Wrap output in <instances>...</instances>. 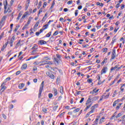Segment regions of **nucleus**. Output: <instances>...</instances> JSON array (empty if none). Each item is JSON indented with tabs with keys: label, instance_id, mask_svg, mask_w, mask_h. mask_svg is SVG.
Returning a JSON list of instances; mask_svg holds the SVG:
<instances>
[{
	"label": "nucleus",
	"instance_id": "f257e3e1",
	"mask_svg": "<svg viewBox=\"0 0 125 125\" xmlns=\"http://www.w3.org/2000/svg\"><path fill=\"white\" fill-rule=\"evenodd\" d=\"M44 83V82H42L41 85H40V88L39 90V93L38 95V97L39 98H41V96H42V90H43V85Z\"/></svg>",
	"mask_w": 125,
	"mask_h": 125
},
{
	"label": "nucleus",
	"instance_id": "f03ea898",
	"mask_svg": "<svg viewBox=\"0 0 125 125\" xmlns=\"http://www.w3.org/2000/svg\"><path fill=\"white\" fill-rule=\"evenodd\" d=\"M4 13L6 14L7 12H11V10L9 8H8L7 10H6V8H7V0H5V1L4 2Z\"/></svg>",
	"mask_w": 125,
	"mask_h": 125
},
{
	"label": "nucleus",
	"instance_id": "7ed1b4c3",
	"mask_svg": "<svg viewBox=\"0 0 125 125\" xmlns=\"http://www.w3.org/2000/svg\"><path fill=\"white\" fill-rule=\"evenodd\" d=\"M46 75L49 77V78H50V79H51V80H54V79H55V76H54V75H53V74L47 71L46 72Z\"/></svg>",
	"mask_w": 125,
	"mask_h": 125
},
{
	"label": "nucleus",
	"instance_id": "20e7f679",
	"mask_svg": "<svg viewBox=\"0 0 125 125\" xmlns=\"http://www.w3.org/2000/svg\"><path fill=\"white\" fill-rule=\"evenodd\" d=\"M114 58H116V49H113L111 53V59H114Z\"/></svg>",
	"mask_w": 125,
	"mask_h": 125
},
{
	"label": "nucleus",
	"instance_id": "39448f33",
	"mask_svg": "<svg viewBox=\"0 0 125 125\" xmlns=\"http://www.w3.org/2000/svg\"><path fill=\"white\" fill-rule=\"evenodd\" d=\"M107 70H108V68L107 67V66L104 67L101 72V75H103V74H106Z\"/></svg>",
	"mask_w": 125,
	"mask_h": 125
},
{
	"label": "nucleus",
	"instance_id": "423d86ee",
	"mask_svg": "<svg viewBox=\"0 0 125 125\" xmlns=\"http://www.w3.org/2000/svg\"><path fill=\"white\" fill-rule=\"evenodd\" d=\"M91 100H91V96H89L88 100L86 102V103H85L86 106L88 105V104H89V103H91Z\"/></svg>",
	"mask_w": 125,
	"mask_h": 125
},
{
	"label": "nucleus",
	"instance_id": "0eeeda50",
	"mask_svg": "<svg viewBox=\"0 0 125 125\" xmlns=\"http://www.w3.org/2000/svg\"><path fill=\"white\" fill-rule=\"evenodd\" d=\"M39 63L40 64V66H43V65H46V64H47V61H41Z\"/></svg>",
	"mask_w": 125,
	"mask_h": 125
},
{
	"label": "nucleus",
	"instance_id": "6e6552de",
	"mask_svg": "<svg viewBox=\"0 0 125 125\" xmlns=\"http://www.w3.org/2000/svg\"><path fill=\"white\" fill-rule=\"evenodd\" d=\"M5 84V83H3L1 85V90H2V91H4L6 87L4 86Z\"/></svg>",
	"mask_w": 125,
	"mask_h": 125
},
{
	"label": "nucleus",
	"instance_id": "1a4fd4ad",
	"mask_svg": "<svg viewBox=\"0 0 125 125\" xmlns=\"http://www.w3.org/2000/svg\"><path fill=\"white\" fill-rule=\"evenodd\" d=\"M15 40V36H14L11 38L10 42V46H12V43H13V42H14V40Z\"/></svg>",
	"mask_w": 125,
	"mask_h": 125
},
{
	"label": "nucleus",
	"instance_id": "9d476101",
	"mask_svg": "<svg viewBox=\"0 0 125 125\" xmlns=\"http://www.w3.org/2000/svg\"><path fill=\"white\" fill-rule=\"evenodd\" d=\"M8 43V42H6L5 43V44H4L3 45V46L1 47V51H3V50H4V49L6 48V46H7V44Z\"/></svg>",
	"mask_w": 125,
	"mask_h": 125
},
{
	"label": "nucleus",
	"instance_id": "9b49d317",
	"mask_svg": "<svg viewBox=\"0 0 125 125\" xmlns=\"http://www.w3.org/2000/svg\"><path fill=\"white\" fill-rule=\"evenodd\" d=\"M39 43L41 44V45H42V44H46V42L43 41V40H40L39 41Z\"/></svg>",
	"mask_w": 125,
	"mask_h": 125
},
{
	"label": "nucleus",
	"instance_id": "f8f14e48",
	"mask_svg": "<svg viewBox=\"0 0 125 125\" xmlns=\"http://www.w3.org/2000/svg\"><path fill=\"white\" fill-rule=\"evenodd\" d=\"M98 106V104H95L94 105L92 106L91 107V110L92 111H94V110L96 109V108Z\"/></svg>",
	"mask_w": 125,
	"mask_h": 125
},
{
	"label": "nucleus",
	"instance_id": "ddd939ff",
	"mask_svg": "<svg viewBox=\"0 0 125 125\" xmlns=\"http://www.w3.org/2000/svg\"><path fill=\"white\" fill-rule=\"evenodd\" d=\"M94 111L91 110V111H90L85 116V118H88V117H89V115H90V114H92V113H93Z\"/></svg>",
	"mask_w": 125,
	"mask_h": 125
},
{
	"label": "nucleus",
	"instance_id": "4468645a",
	"mask_svg": "<svg viewBox=\"0 0 125 125\" xmlns=\"http://www.w3.org/2000/svg\"><path fill=\"white\" fill-rule=\"evenodd\" d=\"M98 91H99V89L97 90H96V89H94L92 92H90V93H92V94H94V93H97Z\"/></svg>",
	"mask_w": 125,
	"mask_h": 125
},
{
	"label": "nucleus",
	"instance_id": "2eb2a0df",
	"mask_svg": "<svg viewBox=\"0 0 125 125\" xmlns=\"http://www.w3.org/2000/svg\"><path fill=\"white\" fill-rule=\"evenodd\" d=\"M24 86H25V84L22 83L19 84L18 87L20 89H21V88H23V87H24Z\"/></svg>",
	"mask_w": 125,
	"mask_h": 125
},
{
	"label": "nucleus",
	"instance_id": "dca6fc26",
	"mask_svg": "<svg viewBox=\"0 0 125 125\" xmlns=\"http://www.w3.org/2000/svg\"><path fill=\"white\" fill-rule=\"evenodd\" d=\"M37 52H38V50H32V51L31 52V55H36Z\"/></svg>",
	"mask_w": 125,
	"mask_h": 125
},
{
	"label": "nucleus",
	"instance_id": "f3484780",
	"mask_svg": "<svg viewBox=\"0 0 125 125\" xmlns=\"http://www.w3.org/2000/svg\"><path fill=\"white\" fill-rule=\"evenodd\" d=\"M31 50H38V45L36 44H34L33 47L31 48Z\"/></svg>",
	"mask_w": 125,
	"mask_h": 125
},
{
	"label": "nucleus",
	"instance_id": "a211bd4d",
	"mask_svg": "<svg viewBox=\"0 0 125 125\" xmlns=\"http://www.w3.org/2000/svg\"><path fill=\"white\" fill-rule=\"evenodd\" d=\"M6 19V16H3V17L2 18V19H1V22H3V23H4V22H5V20Z\"/></svg>",
	"mask_w": 125,
	"mask_h": 125
},
{
	"label": "nucleus",
	"instance_id": "6ab92c4d",
	"mask_svg": "<svg viewBox=\"0 0 125 125\" xmlns=\"http://www.w3.org/2000/svg\"><path fill=\"white\" fill-rule=\"evenodd\" d=\"M99 98V97H98V96H95V97H93V98H92V99H91V100H92V101H96V100H97V99H98Z\"/></svg>",
	"mask_w": 125,
	"mask_h": 125
},
{
	"label": "nucleus",
	"instance_id": "aec40b11",
	"mask_svg": "<svg viewBox=\"0 0 125 125\" xmlns=\"http://www.w3.org/2000/svg\"><path fill=\"white\" fill-rule=\"evenodd\" d=\"M26 68H27V63H25L22 65L21 69V70H24V69H26Z\"/></svg>",
	"mask_w": 125,
	"mask_h": 125
},
{
	"label": "nucleus",
	"instance_id": "412c9836",
	"mask_svg": "<svg viewBox=\"0 0 125 125\" xmlns=\"http://www.w3.org/2000/svg\"><path fill=\"white\" fill-rule=\"evenodd\" d=\"M53 89L54 93V96H56V95L58 94L57 89H56V88H53Z\"/></svg>",
	"mask_w": 125,
	"mask_h": 125
},
{
	"label": "nucleus",
	"instance_id": "4be33fe9",
	"mask_svg": "<svg viewBox=\"0 0 125 125\" xmlns=\"http://www.w3.org/2000/svg\"><path fill=\"white\" fill-rule=\"evenodd\" d=\"M92 105V104H91L90 105H87L86 108L84 109V111H87V110H88V109H89V108H90V106Z\"/></svg>",
	"mask_w": 125,
	"mask_h": 125
},
{
	"label": "nucleus",
	"instance_id": "5701e85b",
	"mask_svg": "<svg viewBox=\"0 0 125 125\" xmlns=\"http://www.w3.org/2000/svg\"><path fill=\"white\" fill-rule=\"evenodd\" d=\"M10 80H11V78L10 77H8L4 80V82L3 83H7V82L9 81Z\"/></svg>",
	"mask_w": 125,
	"mask_h": 125
},
{
	"label": "nucleus",
	"instance_id": "b1692460",
	"mask_svg": "<svg viewBox=\"0 0 125 125\" xmlns=\"http://www.w3.org/2000/svg\"><path fill=\"white\" fill-rule=\"evenodd\" d=\"M4 24V22L2 21H0V30H1V28H2V26H3V24Z\"/></svg>",
	"mask_w": 125,
	"mask_h": 125
},
{
	"label": "nucleus",
	"instance_id": "393cba45",
	"mask_svg": "<svg viewBox=\"0 0 125 125\" xmlns=\"http://www.w3.org/2000/svg\"><path fill=\"white\" fill-rule=\"evenodd\" d=\"M39 24H40V22L37 21L34 25V29H36V28H37L39 26Z\"/></svg>",
	"mask_w": 125,
	"mask_h": 125
},
{
	"label": "nucleus",
	"instance_id": "a878e982",
	"mask_svg": "<svg viewBox=\"0 0 125 125\" xmlns=\"http://www.w3.org/2000/svg\"><path fill=\"white\" fill-rule=\"evenodd\" d=\"M42 111L44 112V113H46L47 112V109H46V107H42Z\"/></svg>",
	"mask_w": 125,
	"mask_h": 125
},
{
	"label": "nucleus",
	"instance_id": "bb28decb",
	"mask_svg": "<svg viewBox=\"0 0 125 125\" xmlns=\"http://www.w3.org/2000/svg\"><path fill=\"white\" fill-rule=\"evenodd\" d=\"M54 62H55V63H58V61H59V60L57 59V58H54Z\"/></svg>",
	"mask_w": 125,
	"mask_h": 125
},
{
	"label": "nucleus",
	"instance_id": "cd10ccee",
	"mask_svg": "<svg viewBox=\"0 0 125 125\" xmlns=\"http://www.w3.org/2000/svg\"><path fill=\"white\" fill-rule=\"evenodd\" d=\"M51 36V32H49L48 34H47L45 36L46 38H49Z\"/></svg>",
	"mask_w": 125,
	"mask_h": 125
},
{
	"label": "nucleus",
	"instance_id": "c85d7f7f",
	"mask_svg": "<svg viewBox=\"0 0 125 125\" xmlns=\"http://www.w3.org/2000/svg\"><path fill=\"white\" fill-rule=\"evenodd\" d=\"M42 8H41L39 11V12H38V16H40V14H41V13H42Z\"/></svg>",
	"mask_w": 125,
	"mask_h": 125
},
{
	"label": "nucleus",
	"instance_id": "c756f323",
	"mask_svg": "<svg viewBox=\"0 0 125 125\" xmlns=\"http://www.w3.org/2000/svg\"><path fill=\"white\" fill-rule=\"evenodd\" d=\"M96 4L97 5H100V6H103V5H104V4L102 3H100L99 2H97Z\"/></svg>",
	"mask_w": 125,
	"mask_h": 125
},
{
	"label": "nucleus",
	"instance_id": "7c9ffc66",
	"mask_svg": "<svg viewBox=\"0 0 125 125\" xmlns=\"http://www.w3.org/2000/svg\"><path fill=\"white\" fill-rule=\"evenodd\" d=\"M117 112L116 111V112L113 114L112 117L110 118L111 120H113V118H114V117H116V115H117Z\"/></svg>",
	"mask_w": 125,
	"mask_h": 125
},
{
	"label": "nucleus",
	"instance_id": "2f4dec72",
	"mask_svg": "<svg viewBox=\"0 0 125 125\" xmlns=\"http://www.w3.org/2000/svg\"><path fill=\"white\" fill-rule=\"evenodd\" d=\"M27 12L25 13V14H24L21 18V19H24V18H26V17L27 16Z\"/></svg>",
	"mask_w": 125,
	"mask_h": 125
},
{
	"label": "nucleus",
	"instance_id": "473e14b6",
	"mask_svg": "<svg viewBox=\"0 0 125 125\" xmlns=\"http://www.w3.org/2000/svg\"><path fill=\"white\" fill-rule=\"evenodd\" d=\"M60 93L62 94H63V86H62L60 87Z\"/></svg>",
	"mask_w": 125,
	"mask_h": 125
},
{
	"label": "nucleus",
	"instance_id": "72a5a7b5",
	"mask_svg": "<svg viewBox=\"0 0 125 125\" xmlns=\"http://www.w3.org/2000/svg\"><path fill=\"white\" fill-rule=\"evenodd\" d=\"M17 47V46H21V45H22V44H21V42H20V41H19V42H18L16 44Z\"/></svg>",
	"mask_w": 125,
	"mask_h": 125
},
{
	"label": "nucleus",
	"instance_id": "f704fd0d",
	"mask_svg": "<svg viewBox=\"0 0 125 125\" xmlns=\"http://www.w3.org/2000/svg\"><path fill=\"white\" fill-rule=\"evenodd\" d=\"M21 16H22V13L20 12V13L19 14V16L17 18V20H19V19H20V18H21Z\"/></svg>",
	"mask_w": 125,
	"mask_h": 125
},
{
	"label": "nucleus",
	"instance_id": "c9c22d12",
	"mask_svg": "<svg viewBox=\"0 0 125 125\" xmlns=\"http://www.w3.org/2000/svg\"><path fill=\"white\" fill-rule=\"evenodd\" d=\"M87 83H92V79H89L87 80Z\"/></svg>",
	"mask_w": 125,
	"mask_h": 125
},
{
	"label": "nucleus",
	"instance_id": "e433bc0d",
	"mask_svg": "<svg viewBox=\"0 0 125 125\" xmlns=\"http://www.w3.org/2000/svg\"><path fill=\"white\" fill-rule=\"evenodd\" d=\"M120 117H122V113H119L117 116H115V118L116 119H118V118H120Z\"/></svg>",
	"mask_w": 125,
	"mask_h": 125
},
{
	"label": "nucleus",
	"instance_id": "4c0bfd02",
	"mask_svg": "<svg viewBox=\"0 0 125 125\" xmlns=\"http://www.w3.org/2000/svg\"><path fill=\"white\" fill-rule=\"evenodd\" d=\"M80 108H77V109H75V110H73V112L74 113H78V112H79L80 111Z\"/></svg>",
	"mask_w": 125,
	"mask_h": 125
},
{
	"label": "nucleus",
	"instance_id": "58836bf2",
	"mask_svg": "<svg viewBox=\"0 0 125 125\" xmlns=\"http://www.w3.org/2000/svg\"><path fill=\"white\" fill-rule=\"evenodd\" d=\"M48 25H49V24H48V23L47 24L44 25L43 26L44 30H46V28H47V27H48Z\"/></svg>",
	"mask_w": 125,
	"mask_h": 125
},
{
	"label": "nucleus",
	"instance_id": "ea45409f",
	"mask_svg": "<svg viewBox=\"0 0 125 125\" xmlns=\"http://www.w3.org/2000/svg\"><path fill=\"white\" fill-rule=\"evenodd\" d=\"M122 103H120L119 104V105L116 107V109L117 110H119L120 109V108L121 107V106H122Z\"/></svg>",
	"mask_w": 125,
	"mask_h": 125
},
{
	"label": "nucleus",
	"instance_id": "a19ab883",
	"mask_svg": "<svg viewBox=\"0 0 125 125\" xmlns=\"http://www.w3.org/2000/svg\"><path fill=\"white\" fill-rule=\"evenodd\" d=\"M49 98L51 99L52 97H53V95L52 93H49L48 94Z\"/></svg>",
	"mask_w": 125,
	"mask_h": 125
},
{
	"label": "nucleus",
	"instance_id": "79ce46f5",
	"mask_svg": "<svg viewBox=\"0 0 125 125\" xmlns=\"http://www.w3.org/2000/svg\"><path fill=\"white\" fill-rule=\"evenodd\" d=\"M119 102L118 101H115L114 102L113 104V106L115 107L116 106V104H117Z\"/></svg>",
	"mask_w": 125,
	"mask_h": 125
},
{
	"label": "nucleus",
	"instance_id": "37998d69",
	"mask_svg": "<svg viewBox=\"0 0 125 125\" xmlns=\"http://www.w3.org/2000/svg\"><path fill=\"white\" fill-rule=\"evenodd\" d=\"M58 108V105H56L53 107V111H56L57 109Z\"/></svg>",
	"mask_w": 125,
	"mask_h": 125
},
{
	"label": "nucleus",
	"instance_id": "c03bdc74",
	"mask_svg": "<svg viewBox=\"0 0 125 125\" xmlns=\"http://www.w3.org/2000/svg\"><path fill=\"white\" fill-rule=\"evenodd\" d=\"M117 78H116L114 79L113 82L110 84V85H113V84H114L115 83H116V82H117Z\"/></svg>",
	"mask_w": 125,
	"mask_h": 125
},
{
	"label": "nucleus",
	"instance_id": "a18cd8bd",
	"mask_svg": "<svg viewBox=\"0 0 125 125\" xmlns=\"http://www.w3.org/2000/svg\"><path fill=\"white\" fill-rule=\"evenodd\" d=\"M42 1H40V2H39V5H38V9H39V8H41V5H42Z\"/></svg>",
	"mask_w": 125,
	"mask_h": 125
},
{
	"label": "nucleus",
	"instance_id": "49530a36",
	"mask_svg": "<svg viewBox=\"0 0 125 125\" xmlns=\"http://www.w3.org/2000/svg\"><path fill=\"white\" fill-rule=\"evenodd\" d=\"M106 61H107V59H104L101 63V65H104V63H105V62H106Z\"/></svg>",
	"mask_w": 125,
	"mask_h": 125
},
{
	"label": "nucleus",
	"instance_id": "de8ad7c7",
	"mask_svg": "<svg viewBox=\"0 0 125 125\" xmlns=\"http://www.w3.org/2000/svg\"><path fill=\"white\" fill-rule=\"evenodd\" d=\"M76 95H79V94H82V91H77L76 93H75Z\"/></svg>",
	"mask_w": 125,
	"mask_h": 125
},
{
	"label": "nucleus",
	"instance_id": "09e8293b",
	"mask_svg": "<svg viewBox=\"0 0 125 125\" xmlns=\"http://www.w3.org/2000/svg\"><path fill=\"white\" fill-rule=\"evenodd\" d=\"M110 96V93H108L107 95L104 96V99H106V98H108L109 96Z\"/></svg>",
	"mask_w": 125,
	"mask_h": 125
},
{
	"label": "nucleus",
	"instance_id": "8fccbe9b",
	"mask_svg": "<svg viewBox=\"0 0 125 125\" xmlns=\"http://www.w3.org/2000/svg\"><path fill=\"white\" fill-rule=\"evenodd\" d=\"M57 35H58V31L57 30L53 34V36H57Z\"/></svg>",
	"mask_w": 125,
	"mask_h": 125
},
{
	"label": "nucleus",
	"instance_id": "3c124183",
	"mask_svg": "<svg viewBox=\"0 0 125 125\" xmlns=\"http://www.w3.org/2000/svg\"><path fill=\"white\" fill-rule=\"evenodd\" d=\"M97 80L98 81H99V82H100V74H99L97 76Z\"/></svg>",
	"mask_w": 125,
	"mask_h": 125
},
{
	"label": "nucleus",
	"instance_id": "603ef678",
	"mask_svg": "<svg viewBox=\"0 0 125 125\" xmlns=\"http://www.w3.org/2000/svg\"><path fill=\"white\" fill-rule=\"evenodd\" d=\"M116 41V38L115 37H113V39H112V42H111V43H112V44L114 43V42H115Z\"/></svg>",
	"mask_w": 125,
	"mask_h": 125
},
{
	"label": "nucleus",
	"instance_id": "864d4df0",
	"mask_svg": "<svg viewBox=\"0 0 125 125\" xmlns=\"http://www.w3.org/2000/svg\"><path fill=\"white\" fill-rule=\"evenodd\" d=\"M73 3V0H69L67 2V4H72Z\"/></svg>",
	"mask_w": 125,
	"mask_h": 125
},
{
	"label": "nucleus",
	"instance_id": "5fc2aeb1",
	"mask_svg": "<svg viewBox=\"0 0 125 125\" xmlns=\"http://www.w3.org/2000/svg\"><path fill=\"white\" fill-rule=\"evenodd\" d=\"M98 121H99L98 118H96L95 121L96 125H98Z\"/></svg>",
	"mask_w": 125,
	"mask_h": 125
},
{
	"label": "nucleus",
	"instance_id": "6e6d98bb",
	"mask_svg": "<svg viewBox=\"0 0 125 125\" xmlns=\"http://www.w3.org/2000/svg\"><path fill=\"white\" fill-rule=\"evenodd\" d=\"M27 27H28V24H25L22 28V30H25V29L27 28Z\"/></svg>",
	"mask_w": 125,
	"mask_h": 125
},
{
	"label": "nucleus",
	"instance_id": "4d7b16f0",
	"mask_svg": "<svg viewBox=\"0 0 125 125\" xmlns=\"http://www.w3.org/2000/svg\"><path fill=\"white\" fill-rule=\"evenodd\" d=\"M84 101V98H82L81 100L80 101V103H82V102H83Z\"/></svg>",
	"mask_w": 125,
	"mask_h": 125
},
{
	"label": "nucleus",
	"instance_id": "13d9d810",
	"mask_svg": "<svg viewBox=\"0 0 125 125\" xmlns=\"http://www.w3.org/2000/svg\"><path fill=\"white\" fill-rule=\"evenodd\" d=\"M30 23H31V20H30V19H29L26 25H27V26H28L29 25H30Z\"/></svg>",
	"mask_w": 125,
	"mask_h": 125
},
{
	"label": "nucleus",
	"instance_id": "bf43d9fd",
	"mask_svg": "<svg viewBox=\"0 0 125 125\" xmlns=\"http://www.w3.org/2000/svg\"><path fill=\"white\" fill-rule=\"evenodd\" d=\"M14 0H11L10 3L11 5H13V3H14Z\"/></svg>",
	"mask_w": 125,
	"mask_h": 125
},
{
	"label": "nucleus",
	"instance_id": "052dcab7",
	"mask_svg": "<svg viewBox=\"0 0 125 125\" xmlns=\"http://www.w3.org/2000/svg\"><path fill=\"white\" fill-rule=\"evenodd\" d=\"M46 4H47V3H46V2H44L43 3V6L42 7H43L44 8V7H45L46 6Z\"/></svg>",
	"mask_w": 125,
	"mask_h": 125
},
{
	"label": "nucleus",
	"instance_id": "680f3d73",
	"mask_svg": "<svg viewBox=\"0 0 125 125\" xmlns=\"http://www.w3.org/2000/svg\"><path fill=\"white\" fill-rule=\"evenodd\" d=\"M115 7H116V8H119V7H120V3H117V4L116 5Z\"/></svg>",
	"mask_w": 125,
	"mask_h": 125
},
{
	"label": "nucleus",
	"instance_id": "e2e57ef3",
	"mask_svg": "<svg viewBox=\"0 0 125 125\" xmlns=\"http://www.w3.org/2000/svg\"><path fill=\"white\" fill-rule=\"evenodd\" d=\"M104 122V120L103 119H101L100 120L99 124H102V123Z\"/></svg>",
	"mask_w": 125,
	"mask_h": 125
},
{
	"label": "nucleus",
	"instance_id": "0e129e2a",
	"mask_svg": "<svg viewBox=\"0 0 125 125\" xmlns=\"http://www.w3.org/2000/svg\"><path fill=\"white\" fill-rule=\"evenodd\" d=\"M107 50H108V48H105L103 49V52H107Z\"/></svg>",
	"mask_w": 125,
	"mask_h": 125
},
{
	"label": "nucleus",
	"instance_id": "69168bd1",
	"mask_svg": "<svg viewBox=\"0 0 125 125\" xmlns=\"http://www.w3.org/2000/svg\"><path fill=\"white\" fill-rule=\"evenodd\" d=\"M121 91H124V90L125 89V87H124L123 86H122L120 88Z\"/></svg>",
	"mask_w": 125,
	"mask_h": 125
},
{
	"label": "nucleus",
	"instance_id": "338daca9",
	"mask_svg": "<svg viewBox=\"0 0 125 125\" xmlns=\"http://www.w3.org/2000/svg\"><path fill=\"white\" fill-rule=\"evenodd\" d=\"M118 30H119V28H115L114 31V33H117V32H118Z\"/></svg>",
	"mask_w": 125,
	"mask_h": 125
},
{
	"label": "nucleus",
	"instance_id": "774afa93",
	"mask_svg": "<svg viewBox=\"0 0 125 125\" xmlns=\"http://www.w3.org/2000/svg\"><path fill=\"white\" fill-rule=\"evenodd\" d=\"M78 11H79V10H76L75 11V16H78Z\"/></svg>",
	"mask_w": 125,
	"mask_h": 125
}]
</instances>
